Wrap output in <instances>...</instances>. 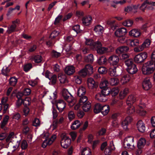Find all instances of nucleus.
Here are the masks:
<instances>
[{
    "instance_id": "nucleus-1",
    "label": "nucleus",
    "mask_w": 155,
    "mask_h": 155,
    "mask_svg": "<svg viewBox=\"0 0 155 155\" xmlns=\"http://www.w3.org/2000/svg\"><path fill=\"white\" fill-rule=\"evenodd\" d=\"M150 40L147 39L145 40L142 44L140 45L138 40L134 39L132 40L130 44L132 47L135 46L134 48L135 52H138L143 50L144 48L148 47L150 45Z\"/></svg>"
},
{
    "instance_id": "nucleus-2",
    "label": "nucleus",
    "mask_w": 155,
    "mask_h": 155,
    "mask_svg": "<svg viewBox=\"0 0 155 155\" xmlns=\"http://www.w3.org/2000/svg\"><path fill=\"white\" fill-rule=\"evenodd\" d=\"M137 100V98L135 95H131L127 99L126 104L128 106L127 112L129 114H133L135 111L134 107L132 104Z\"/></svg>"
},
{
    "instance_id": "nucleus-3",
    "label": "nucleus",
    "mask_w": 155,
    "mask_h": 155,
    "mask_svg": "<svg viewBox=\"0 0 155 155\" xmlns=\"http://www.w3.org/2000/svg\"><path fill=\"white\" fill-rule=\"evenodd\" d=\"M132 66L126 68L127 71L129 74L124 75L122 78V80H124V82L125 83H127L130 80L131 75L136 74L138 71V69L136 64H133Z\"/></svg>"
},
{
    "instance_id": "nucleus-4",
    "label": "nucleus",
    "mask_w": 155,
    "mask_h": 155,
    "mask_svg": "<svg viewBox=\"0 0 155 155\" xmlns=\"http://www.w3.org/2000/svg\"><path fill=\"white\" fill-rule=\"evenodd\" d=\"M101 42L98 41H96L92 46V50L96 51L99 54H102L109 51V49L106 47H102Z\"/></svg>"
},
{
    "instance_id": "nucleus-5",
    "label": "nucleus",
    "mask_w": 155,
    "mask_h": 155,
    "mask_svg": "<svg viewBox=\"0 0 155 155\" xmlns=\"http://www.w3.org/2000/svg\"><path fill=\"white\" fill-rule=\"evenodd\" d=\"M155 69V64L150 61H148L145 63L142 69L143 74L149 75L152 73Z\"/></svg>"
},
{
    "instance_id": "nucleus-6",
    "label": "nucleus",
    "mask_w": 155,
    "mask_h": 155,
    "mask_svg": "<svg viewBox=\"0 0 155 155\" xmlns=\"http://www.w3.org/2000/svg\"><path fill=\"white\" fill-rule=\"evenodd\" d=\"M109 90H102L95 96L96 99L100 102H104L107 100V96L109 93Z\"/></svg>"
},
{
    "instance_id": "nucleus-7",
    "label": "nucleus",
    "mask_w": 155,
    "mask_h": 155,
    "mask_svg": "<svg viewBox=\"0 0 155 155\" xmlns=\"http://www.w3.org/2000/svg\"><path fill=\"white\" fill-rule=\"evenodd\" d=\"M59 33V31H53L46 41V45L49 47L52 46L55 42L54 38L58 35Z\"/></svg>"
},
{
    "instance_id": "nucleus-8",
    "label": "nucleus",
    "mask_w": 155,
    "mask_h": 155,
    "mask_svg": "<svg viewBox=\"0 0 155 155\" xmlns=\"http://www.w3.org/2000/svg\"><path fill=\"white\" fill-rule=\"evenodd\" d=\"M147 57V54L146 52H142L136 55L134 58V61L137 64L143 63Z\"/></svg>"
},
{
    "instance_id": "nucleus-9",
    "label": "nucleus",
    "mask_w": 155,
    "mask_h": 155,
    "mask_svg": "<svg viewBox=\"0 0 155 155\" xmlns=\"http://www.w3.org/2000/svg\"><path fill=\"white\" fill-rule=\"evenodd\" d=\"M45 77L48 78L50 81L49 84L51 83V84L54 85L57 82V76L55 74H53L48 70H47L45 73Z\"/></svg>"
},
{
    "instance_id": "nucleus-10",
    "label": "nucleus",
    "mask_w": 155,
    "mask_h": 155,
    "mask_svg": "<svg viewBox=\"0 0 155 155\" xmlns=\"http://www.w3.org/2000/svg\"><path fill=\"white\" fill-rule=\"evenodd\" d=\"M153 84L150 77L145 78L142 82V87L143 89L148 91L152 88Z\"/></svg>"
},
{
    "instance_id": "nucleus-11",
    "label": "nucleus",
    "mask_w": 155,
    "mask_h": 155,
    "mask_svg": "<svg viewBox=\"0 0 155 155\" xmlns=\"http://www.w3.org/2000/svg\"><path fill=\"white\" fill-rule=\"evenodd\" d=\"M146 142V140L144 138H142L139 140L137 143L138 149L136 152V154L139 155L142 153L143 148L145 146Z\"/></svg>"
},
{
    "instance_id": "nucleus-12",
    "label": "nucleus",
    "mask_w": 155,
    "mask_h": 155,
    "mask_svg": "<svg viewBox=\"0 0 155 155\" xmlns=\"http://www.w3.org/2000/svg\"><path fill=\"white\" fill-rule=\"evenodd\" d=\"M93 72V68L92 66L89 64L86 65L85 68L80 71L81 75L85 76L87 75L91 74Z\"/></svg>"
},
{
    "instance_id": "nucleus-13",
    "label": "nucleus",
    "mask_w": 155,
    "mask_h": 155,
    "mask_svg": "<svg viewBox=\"0 0 155 155\" xmlns=\"http://www.w3.org/2000/svg\"><path fill=\"white\" fill-rule=\"evenodd\" d=\"M134 137L132 136H129L124 139V145L126 144L127 146L125 147V148L133 149L135 148L134 144Z\"/></svg>"
},
{
    "instance_id": "nucleus-14",
    "label": "nucleus",
    "mask_w": 155,
    "mask_h": 155,
    "mask_svg": "<svg viewBox=\"0 0 155 155\" xmlns=\"http://www.w3.org/2000/svg\"><path fill=\"white\" fill-rule=\"evenodd\" d=\"M119 61V58L118 56L115 55L111 56L108 59V62L113 66H115V68L118 67Z\"/></svg>"
},
{
    "instance_id": "nucleus-15",
    "label": "nucleus",
    "mask_w": 155,
    "mask_h": 155,
    "mask_svg": "<svg viewBox=\"0 0 155 155\" xmlns=\"http://www.w3.org/2000/svg\"><path fill=\"white\" fill-rule=\"evenodd\" d=\"M56 138V135L54 134L52 135L50 138H47L43 142L42 144V147L43 148H45L47 145H50Z\"/></svg>"
},
{
    "instance_id": "nucleus-16",
    "label": "nucleus",
    "mask_w": 155,
    "mask_h": 155,
    "mask_svg": "<svg viewBox=\"0 0 155 155\" xmlns=\"http://www.w3.org/2000/svg\"><path fill=\"white\" fill-rule=\"evenodd\" d=\"M71 142V139L69 137L64 136L61 140V145L64 148H66L69 146Z\"/></svg>"
},
{
    "instance_id": "nucleus-17",
    "label": "nucleus",
    "mask_w": 155,
    "mask_h": 155,
    "mask_svg": "<svg viewBox=\"0 0 155 155\" xmlns=\"http://www.w3.org/2000/svg\"><path fill=\"white\" fill-rule=\"evenodd\" d=\"M136 125L137 129L139 132L141 133H144L146 131L145 124L142 120H139Z\"/></svg>"
},
{
    "instance_id": "nucleus-18",
    "label": "nucleus",
    "mask_w": 155,
    "mask_h": 155,
    "mask_svg": "<svg viewBox=\"0 0 155 155\" xmlns=\"http://www.w3.org/2000/svg\"><path fill=\"white\" fill-rule=\"evenodd\" d=\"M66 104L62 100H60L56 104V106L58 110L60 112H61L66 107Z\"/></svg>"
},
{
    "instance_id": "nucleus-19",
    "label": "nucleus",
    "mask_w": 155,
    "mask_h": 155,
    "mask_svg": "<svg viewBox=\"0 0 155 155\" xmlns=\"http://www.w3.org/2000/svg\"><path fill=\"white\" fill-rule=\"evenodd\" d=\"M132 118L130 116L127 117L122 123V126L125 130L128 129V125L132 121Z\"/></svg>"
},
{
    "instance_id": "nucleus-20",
    "label": "nucleus",
    "mask_w": 155,
    "mask_h": 155,
    "mask_svg": "<svg viewBox=\"0 0 155 155\" xmlns=\"http://www.w3.org/2000/svg\"><path fill=\"white\" fill-rule=\"evenodd\" d=\"M127 30L125 28H122L117 30L114 33L115 36L117 37L124 36L127 33Z\"/></svg>"
},
{
    "instance_id": "nucleus-21",
    "label": "nucleus",
    "mask_w": 155,
    "mask_h": 155,
    "mask_svg": "<svg viewBox=\"0 0 155 155\" xmlns=\"http://www.w3.org/2000/svg\"><path fill=\"white\" fill-rule=\"evenodd\" d=\"M64 71L68 75H72L75 71V68L73 65L68 66L65 68Z\"/></svg>"
},
{
    "instance_id": "nucleus-22",
    "label": "nucleus",
    "mask_w": 155,
    "mask_h": 155,
    "mask_svg": "<svg viewBox=\"0 0 155 155\" xmlns=\"http://www.w3.org/2000/svg\"><path fill=\"white\" fill-rule=\"evenodd\" d=\"M139 6L140 5L138 4L137 5H135L127 6L125 8V11L128 12L132 11L134 13H136L137 12V9L139 7Z\"/></svg>"
},
{
    "instance_id": "nucleus-23",
    "label": "nucleus",
    "mask_w": 155,
    "mask_h": 155,
    "mask_svg": "<svg viewBox=\"0 0 155 155\" xmlns=\"http://www.w3.org/2000/svg\"><path fill=\"white\" fill-rule=\"evenodd\" d=\"M88 85L89 88L93 89L97 88L98 86V84L95 82L92 78H90L87 80Z\"/></svg>"
},
{
    "instance_id": "nucleus-24",
    "label": "nucleus",
    "mask_w": 155,
    "mask_h": 155,
    "mask_svg": "<svg viewBox=\"0 0 155 155\" xmlns=\"http://www.w3.org/2000/svg\"><path fill=\"white\" fill-rule=\"evenodd\" d=\"M97 62L100 65H106L108 62V60L105 56H102L97 59Z\"/></svg>"
},
{
    "instance_id": "nucleus-25",
    "label": "nucleus",
    "mask_w": 155,
    "mask_h": 155,
    "mask_svg": "<svg viewBox=\"0 0 155 155\" xmlns=\"http://www.w3.org/2000/svg\"><path fill=\"white\" fill-rule=\"evenodd\" d=\"M141 33L139 30L134 29L132 30L129 32V35L132 37L137 38L139 37Z\"/></svg>"
},
{
    "instance_id": "nucleus-26",
    "label": "nucleus",
    "mask_w": 155,
    "mask_h": 155,
    "mask_svg": "<svg viewBox=\"0 0 155 155\" xmlns=\"http://www.w3.org/2000/svg\"><path fill=\"white\" fill-rule=\"evenodd\" d=\"M113 103L116 109L117 110H119L121 108L123 101L121 100H114L113 101Z\"/></svg>"
},
{
    "instance_id": "nucleus-27",
    "label": "nucleus",
    "mask_w": 155,
    "mask_h": 155,
    "mask_svg": "<svg viewBox=\"0 0 155 155\" xmlns=\"http://www.w3.org/2000/svg\"><path fill=\"white\" fill-rule=\"evenodd\" d=\"M22 94L20 93H18L16 94V97L18 98L16 102V105L17 107H20L22 104H23V99L22 98Z\"/></svg>"
},
{
    "instance_id": "nucleus-28",
    "label": "nucleus",
    "mask_w": 155,
    "mask_h": 155,
    "mask_svg": "<svg viewBox=\"0 0 155 155\" xmlns=\"http://www.w3.org/2000/svg\"><path fill=\"white\" fill-rule=\"evenodd\" d=\"M9 119V116L6 115L4 118L3 121L1 122V128L4 131H6L7 130V128L5 126L8 122Z\"/></svg>"
},
{
    "instance_id": "nucleus-29",
    "label": "nucleus",
    "mask_w": 155,
    "mask_h": 155,
    "mask_svg": "<svg viewBox=\"0 0 155 155\" xmlns=\"http://www.w3.org/2000/svg\"><path fill=\"white\" fill-rule=\"evenodd\" d=\"M115 20H108L107 21V24L110 26L113 30H114L118 27V25L115 23Z\"/></svg>"
},
{
    "instance_id": "nucleus-30",
    "label": "nucleus",
    "mask_w": 155,
    "mask_h": 155,
    "mask_svg": "<svg viewBox=\"0 0 155 155\" xmlns=\"http://www.w3.org/2000/svg\"><path fill=\"white\" fill-rule=\"evenodd\" d=\"M84 60L85 62L91 64L94 60V55L92 54H89L84 57Z\"/></svg>"
},
{
    "instance_id": "nucleus-31",
    "label": "nucleus",
    "mask_w": 155,
    "mask_h": 155,
    "mask_svg": "<svg viewBox=\"0 0 155 155\" xmlns=\"http://www.w3.org/2000/svg\"><path fill=\"white\" fill-rule=\"evenodd\" d=\"M89 19L87 17H84L82 19V24L84 25L88 26H89L91 22V17L90 16Z\"/></svg>"
},
{
    "instance_id": "nucleus-32",
    "label": "nucleus",
    "mask_w": 155,
    "mask_h": 155,
    "mask_svg": "<svg viewBox=\"0 0 155 155\" xmlns=\"http://www.w3.org/2000/svg\"><path fill=\"white\" fill-rule=\"evenodd\" d=\"M119 91L118 88H113L111 90H110L109 89V96L111 95L113 97H115L117 95Z\"/></svg>"
},
{
    "instance_id": "nucleus-33",
    "label": "nucleus",
    "mask_w": 155,
    "mask_h": 155,
    "mask_svg": "<svg viewBox=\"0 0 155 155\" xmlns=\"http://www.w3.org/2000/svg\"><path fill=\"white\" fill-rule=\"evenodd\" d=\"M129 50V48L127 46H123L119 48L116 51V54H119L120 53H124L127 52Z\"/></svg>"
},
{
    "instance_id": "nucleus-34",
    "label": "nucleus",
    "mask_w": 155,
    "mask_h": 155,
    "mask_svg": "<svg viewBox=\"0 0 155 155\" xmlns=\"http://www.w3.org/2000/svg\"><path fill=\"white\" fill-rule=\"evenodd\" d=\"M108 85V82L106 80H105L101 83L100 84V87L102 90L108 89L109 90V88L107 87Z\"/></svg>"
},
{
    "instance_id": "nucleus-35",
    "label": "nucleus",
    "mask_w": 155,
    "mask_h": 155,
    "mask_svg": "<svg viewBox=\"0 0 155 155\" xmlns=\"http://www.w3.org/2000/svg\"><path fill=\"white\" fill-rule=\"evenodd\" d=\"M86 92V90L83 87H81L78 90L77 95L80 97L84 96Z\"/></svg>"
},
{
    "instance_id": "nucleus-36",
    "label": "nucleus",
    "mask_w": 155,
    "mask_h": 155,
    "mask_svg": "<svg viewBox=\"0 0 155 155\" xmlns=\"http://www.w3.org/2000/svg\"><path fill=\"white\" fill-rule=\"evenodd\" d=\"M81 124L80 121L77 120L74 121L71 126V129L73 130H75L79 128L81 126Z\"/></svg>"
},
{
    "instance_id": "nucleus-37",
    "label": "nucleus",
    "mask_w": 155,
    "mask_h": 155,
    "mask_svg": "<svg viewBox=\"0 0 155 155\" xmlns=\"http://www.w3.org/2000/svg\"><path fill=\"white\" fill-rule=\"evenodd\" d=\"M17 27V25L12 24L11 25L8 27V29L7 30V32L9 34L12 32L16 31Z\"/></svg>"
},
{
    "instance_id": "nucleus-38",
    "label": "nucleus",
    "mask_w": 155,
    "mask_h": 155,
    "mask_svg": "<svg viewBox=\"0 0 155 155\" xmlns=\"http://www.w3.org/2000/svg\"><path fill=\"white\" fill-rule=\"evenodd\" d=\"M102 106L99 103L96 104L94 109V111L95 113L97 114L101 112L102 109Z\"/></svg>"
},
{
    "instance_id": "nucleus-39",
    "label": "nucleus",
    "mask_w": 155,
    "mask_h": 155,
    "mask_svg": "<svg viewBox=\"0 0 155 155\" xmlns=\"http://www.w3.org/2000/svg\"><path fill=\"white\" fill-rule=\"evenodd\" d=\"M129 92L127 88H125L124 90L120 91L119 94V97L120 99H124L127 95Z\"/></svg>"
},
{
    "instance_id": "nucleus-40",
    "label": "nucleus",
    "mask_w": 155,
    "mask_h": 155,
    "mask_svg": "<svg viewBox=\"0 0 155 155\" xmlns=\"http://www.w3.org/2000/svg\"><path fill=\"white\" fill-rule=\"evenodd\" d=\"M9 84L10 85L15 86L18 81V79L15 77H11L9 80Z\"/></svg>"
},
{
    "instance_id": "nucleus-41",
    "label": "nucleus",
    "mask_w": 155,
    "mask_h": 155,
    "mask_svg": "<svg viewBox=\"0 0 155 155\" xmlns=\"http://www.w3.org/2000/svg\"><path fill=\"white\" fill-rule=\"evenodd\" d=\"M82 108L84 111L85 112H87L89 111L91 107V103L88 101L83 104Z\"/></svg>"
},
{
    "instance_id": "nucleus-42",
    "label": "nucleus",
    "mask_w": 155,
    "mask_h": 155,
    "mask_svg": "<svg viewBox=\"0 0 155 155\" xmlns=\"http://www.w3.org/2000/svg\"><path fill=\"white\" fill-rule=\"evenodd\" d=\"M110 107L108 105H105L102 107L101 112L104 115H106L109 111Z\"/></svg>"
},
{
    "instance_id": "nucleus-43",
    "label": "nucleus",
    "mask_w": 155,
    "mask_h": 155,
    "mask_svg": "<svg viewBox=\"0 0 155 155\" xmlns=\"http://www.w3.org/2000/svg\"><path fill=\"white\" fill-rule=\"evenodd\" d=\"M118 54L121 60H124V61L125 60L128 59L129 55L128 54L125 53H120L119 54Z\"/></svg>"
},
{
    "instance_id": "nucleus-44",
    "label": "nucleus",
    "mask_w": 155,
    "mask_h": 155,
    "mask_svg": "<svg viewBox=\"0 0 155 155\" xmlns=\"http://www.w3.org/2000/svg\"><path fill=\"white\" fill-rule=\"evenodd\" d=\"M31 89L28 88H25L24 89L22 92H20L18 93H21L22 95V97L24 96L29 95L31 93Z\"/></svg>"
},
{
    "instance_id": "nucleus-45",
    "label": "nucleus",
    "mask_w": 155,
    "mask_h": 155,
    "mask_svg": "<svg viewBox=\"0 0 155 155\" xmlns=\"http://www.w3.org/2000/svg\"><path fill=\"white\" fill-rule=\"evenodd\" d=\"M110 84L112 86H115L118 84L119 80L116 78H111L110 80Z\"/></svg>"
},
{
    "instance_id": "nucleus-46",
    "label": "nucleus",
    "mask_w": 155,
    "mask_h": 155,
    "mask_svg": "<svg viewBox=\"0 0 155 155\" xmlns=\"http://www.w3.org/2000/svg\"><path fill=\"white\" fill-rule=\"evenodd\" d=\"M124 63L125 65L127 67V68L129 67L132 66L133 64H135L133 60L132 59H128L125 60Z\"/></svg>"
},
{
    "instance_id": "nucleus-47",
    "label": "nucleus",
    "mask_w": 155,
    "mask_h": 155,
    "mask_svg": "<svg viewBox=\"0 0 155 155\" xmlns=\"http://www.w3.org/2000/svg\"><path fill=\"white\" fill-rule=\"evenodd\" d=\"M117 68H115V66H113L109 69L108 71V74L111 76L116 75V69Z\"/></svg>"
},
{
    "instance_id": "nucleus-48",
    "label": "nucleus",
    "mask_w": 155,
    "mask_h": 155,
    "mask_svg": "<svg viewBox=\"0 0 155 155\" xmlns=\"http://www.w3.org/2000/svg\"><path fill=\"white\" fill-rule=\"evenodd\" d=\"M133 23V21L130 19H127L124 21L122 24L124 26L130 27L132 26Z\"/></svg>"
},
{
    "instance_id": "nucleus-49",
    "label": "nucleus",
    "mask_w": 155,
    "mask_h": 155,
    "mask_svg": "<svg viewBox=\"0 0 155 155\" xmlns=\"http://www.w3.org/2000/svg\"><path fill=\"white\" fill-rule=\"evenodd\" d=\"M42 57L41 56L39 55H34L33 57L34 61L36 63H39L41 61Z\"/></svg>"
},
{
    "instance_id": "nucleus-50",
    "label": "nucleus",
    "mask_w": 155,
    "mask_h": 155,
    "mask_svg": "<svg viewBox=\"0 0 155 155\" xmlns=\"http://www.w3.org/2000/svg\"><path fill=\"white\" fill-rule=\"evenodd\" d=\"M95 42L91 39H87L85 41V44L89 46L91 48L92 50V46Z\"/></svg>"
},
{
    "instance_id": "nucleus-51",
    "label": "nucleus",
    "mask_w": 155,
    "mask_h": 155,
    "mask_svg": "<svg viewBox=\"0 0 155 155\" xmlns=\"http://www.w3.org/2000/svg\"><path fill=\"white\" fill-rule=\"evenodd\" d=\"M80 97L79 103L80 105H82L86 103V102H87V98L85 96H82Z\"/></svg>"
},
{
    "instance_id": "nucleus-52",
    "label": "nucleus",
    "mask_w": 155,
    "mask_h": 155,
    "mask_svg": "<svg viewBox=\"0 0 155 155\" xmlns=\"http://www.w3.org/2000/svg\"><path fill=\"white\" fill-rule=\"evenodd\" d=\"M58 78L61 83H65L67 79L66 76L63 74H60L58 75Z\"/></svg>"
},
{
    "instance_id": "nucleus-53",
    "label": "nucleus",
    "mask_w": 155,
    "mask_h": 155,
    "mask_svg": "<svg viewBox=\"0 0 155 155\" xmlns=\"http://www.w3.org/2000/svg\"><path fill=\"white\" fill-rule=\"evenodd\" d=\"M98 71L100 74H104L107 72V69L104 67H101L99 68Z\"/></svg>"
},
{
    "instance_id": "nucleus-54",
    "label": "nucleus",
    "mask_w": 155,
    "mask_h": 155,
    "mask_svg": "<svg viewBox=\"0 0 155 155\" xmlns=\"http://www.w3.org/2000/svg\"><path fill=\"white\" fill-rule=\"evenodd\" d=\"M32 68V64L31 63H28L25 65L23 68L24 71L25 72H27Z\"/></svg>"
},
{
    "instance_id": "nucleus-55",
    "label": "nucleus",
    "mask_w": 155,
    "mask_h": 155,
    "mask_svg": "<svg viewBox=\"0 0 155 155\" xmlns=\"http://www.w3.org/2000/svg\"><path fill=\"white\" fill-rule=\"evenodd\" d=\"M51 54L53 58H57L61 56V54L54 50H53L51 52Z\"/></svg>"
},
{
    "instance_id": "nucleus-56",
    "label": "nucleus",
    "mask_w": 155,
    "mask_h": 155,
    "mask_svg": "<svg viewBox=\"0 0 155 155\" xmlns=\"http://www.w3.org/2000/svg\"><path fill=\"white\" fill-rule=\"evenodd\" d=\"M72 29L76 32L77 34L80 33L82 31V30L80 28V26L78 25H74L72 27Z\"/></svg>"
},
{
    "instance_id": "nucleus-57",
    "label": "nucleus",
    "mask_w": 155,
    "mask_h": 155,
    "mask_svg": "<svg viewBox=\"0 0 155 155\" xmlns=\"http://www.w3.org/2000/svg\"><path fill=\"white\" fill-rule=\"evenodd\" d=\"M31 102L29 99L26 98L23 101V104L24 107H28L30 104Z\"/></svg>"
},
{
    "instance_id": "nucleus-58",
    "label": "nucleus",
    "mask_w": 155,
    "mask_h": 155,
    "mask_svg": "<svg viewBox=\"0 0 155 155\" xmlns=\"http://www.w3.org/2000/svg\"><path fill=\"white\" fill-rule=\"evenodd\" d=\"M94 30L96 32H102L103 31V27L100 25H97L95 27Z\"/></svg>"
},
{
    "instance_id": "nucleus-59",
    "label": "nucleus",
    "mask_w": 155,
    "mask_h": 155,
    "mask_svg": "<svg viewBox=\"0 0 155 155\" xmlns=\"http://www.w3.org/2000/svg\"><path fill=\"white\" fill-rule=\"evenodd\" d=\"M91 152L89 150L84 149L81 152V155H91Z\"/></svg>"
},
{
    "instance_id": "nucleus-60",
    "label": "nucleus",
    "mask_w": 155,
    "mask_h": 155,
    "mask_svg": "<svg viewBox=\"0 0 155 155\" xmlns=\"http://www.w3.org/2000/svg\"><path fill=\"white\" fill-rule=\"evenodd\" d=\"M63 16L62 15H58V16L55 18L54 22V24L55 25H56L59 23L60 20H61Z\"/></svg>"
},
{
    "instance_id": "nucleus-61",
    "label": "nucleus",
    "mask_w": 155,
    "mask_h": 155,
    "mask_svg": "<svg viewBox=\"0 0 155 155\" xmlns=\"http://www.w3.org/2000/svg\"><path fill=\"white\" fill-rule=\"evenodd\" d=\"M14 133L13 132H11L10 133L6 139V142H8L11 138H14Z\"/></svg>"
},
{
    "instance_id": "nucleus-62",
    "label": "nucleus",
    "mask_w": 155,
    "mask_h": 155,
    "mask_svg": "<svg viewBox=\"0 0 155 155\" xmlns=\"http://www.w3.org/2000/svg\"><path fill=\"white\" fill-rule=\"evenodd\" d=\"M37 48V45L35 44H32L30 46L28 49V51L31 52H34Z\"/></svg>"
},
{
    "instance_id": "nucleus-63",
    "label": "nucleus",
    "mask_w": 155,
    "mask_h": 155,
    "mask_svg": "<svg viewBox=\"0 0 155 155\" xmlns=\"http://www.w3.org/2000/svg\"><path fill=\"white\" fill-rule=\"evenodd\" d=\"M21 147L22 150H25L27 149L28 147V144L26 140H23L22 141Z\"/></svg>"
},
{
    "instance_id": "nucleus-64",
    "label": "nucleus",
    "mask_w": 155,
    "mask_h": 155,
    "mask_svg": "<svg viewBox=\"0 0 155 155\" xmlns=\"http://www.w3.org/2000/svg\"><path fill=\"white\" fill-rule=\"evenodd\" d=\"M149 61L153 63V64H155V51L152 52L150 56V60Z\"/></svg>"
}]
</instances>
